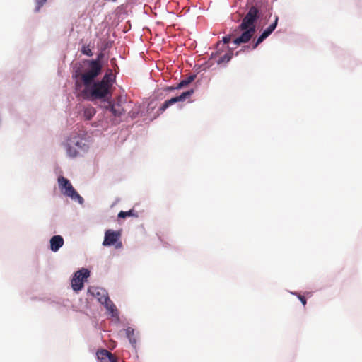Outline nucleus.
Returning a JSON list of instances; mask_svg holds the SVG:
<instances>
[{"mask_svg":"<svg viewBox=\"0 0 362 362\" xmlns=\"http://www.w3.org/2000/svg\"><path fill=\"white\" fill-rule=\"evenodd\" d=\"M85 72L76 71V77L78 78L84 88L81 91V97L87 100H103L109 98L112 95V87L115 81V76L111 69H108L101 80L95 81L96 78L86 81L84 80Z\"/></svg>","mask_w":362,"mask_h":362,"instance_id":"obj_1","label":"nucleus"},{"mask_svg":"<svg viewBox=\"0 0 362 362\" xmlns=\"http://www.w3.org/2000/svg\"><path fill=\"white\" fill-rule=\"evenodd\" d=\"M103 57L104 54L100 52L98 54L97 59L84 61V63L88 65V67L83 71L85 72L84 80L88 81L93 78H97L101 74L103 69L101 61Z\"/></svg>","mask_w":362,"mask_h":362,"instance_id":"obj_2","label":"nucleus"},{"mask_svg":"<svg viewBox=\"0 0 362 362\" xmlns=\"http://www.w3.org/2000/svg\"><path fill=\"white\" fill-rule=\"evenodd\" d=\"M58 184L61 192L66 197H71L73 200H77L80 204L83 202V199L75 190L70 181L63 176L58 177Z\"/></svg>","mask_w":362,"mask_h":362,"instance_id":"obj_3","label":"nucleus"},{"mask_svg":"<svg viewBox=\"0 0 362 362\" xmlns=\"http://www.w3.org/2000/svg\"><path fill=\"white\" fill-rule=\"evenodd\" d=\"M259 17V10L255 6H251L235 31L251 28L255 29V22Z\"/></svg>","mask_w":362,"mask_h":362,"instance_id":"obj_4","label":"nucleus"},{"mask_svg":"<svg viewBox=\"0 0 362 362\" xmlns=\"http://www.w3.org/2000/svg\"><path fill=\"white\" fill-rule=\"evenodd\" d=\"M90 272L86 269H82L77 271L72 279H71V287L74 291H79L83 288L84 281L89 276Z\"/></svg>","mask_w":362,"mask_h":362,"instance_id":"obj_5","label":"nucleus"},{"mask_svg":"<svg viewBox=\"0 0 362 362\" xmlns=\"http://www.w3.org/2000/svg\"><path fill=\"white\" fill-rule=\"evenodd\" d=\"M121 236L119 231H114L112 230H107L105 233V238L103 243L104 246H111L115 245L116 248L122 247V243L119 241Z\"/></svg>","mask_w":362,"mask_h":362,"instance_id":"obj_6","label":"nucleus"},{"mask_svg":"<svg viewBox=\"0 0 362 362\" xmlns=\"http://www.w3.org/2000/svg\"><path fill=\"white\" fill-rule=\"evenodd\" d=\"M193 93L194 90L192 89L189 90L187 91L182 93L179 96L173 97L170 100H165L163 103V104L160 107L158 111L160 112V113H163L167 108L174 105L175 103L185 101L186 99L189 98L192 95Z\"/></svg>","mask_w":362,"mask_h":362,"instance_id":"obj_7","label":"nucleus"},{"mask_svg":"<svg viewBox=\"0 0 362 362\" xmlns=\"http://www.w3.org/2000/svg\"><path fill=\"white\" fill-rule=\"evenodd\" d=\"M242 31L243 33L240 35V36H239L238 37L235 38L233 40V43L235 45H239L242 43L248 42L253 37L255 33V29H254L253 28H246Z\"/></svg>","mask_w":362,"mask_h":362,"instance_id":"obj_8","label":"nucleus"},{"mask_svg":"<svg viewBox=\"0 0 362 362\" xmlns=\"http://www.w3.org/2000/svg\"><path fill=\"white\" fill-rule=\"evenodd\" d=\"M100 362H117L116 357L107 349H100L96 353Z\"/></svg>","mask_w":362,"mask_h":362,"instance_id":"obj_9","label":"nucleus"},{"mask_svg":"<svg viewBox=\"0 0 362 362\" xmlns=\"http://www.w3.org/2000/svg\"><path fill=\"white\" fill-rule=\"evenodd\" d=\"M64 245V239L61 235H54L50 239V249L53 252H57Z\"/></svg>","mask_w":362,"mask_h":362,"instance_id":"obj_10","label":"nucleus"},{"mask_svg":"<svg viewBox=\"0 0 362 362\" xmlns=\"http://www.w3.org/2000/svg\"><path fill=\"white\" fill-rule=\"evenodd\" d=\"M99 302L101 303L102 304L105 305V306L107 308V310L110 311L112 313V315H114V312L117 311V310L115 308V305L110 300V299L107 296V294L104 293V292H103L102 297L99 298Z\"/></svg>","mask_w":362,"mask_h":362,"instance_id":"obj_11","label":"nucleus"},{"mask_svg":"<svg viewBox=\"0 0 362 362\" xmlns=\"http://www.w3.org/2000/svg\"><path fill=\"white\" fill-rule=\"evenodd\" d=\"M110 110L115 117H120L124 112V109L118 103L110 105Z\"/></svg>","mask_w":362,"mask_h":362,"instance_id":"obj_12","label":"nucleus"},{"mask_svg":"<svg viewBox=\"0 0 362 362\" xmlns=\"http://www.w3.org/2000/svg\"><path fill=\"white\" fill-rule=\"evenodd\" d=\"M126 335L127 337L129 339V342L131 344L135 347L136 344V338L134 337V330L132 327H127L126 329Z\"/></svg>","mask_w":362,"mask_h":362,"instance_id":"obj_13","label":"nucleus"},{"mask_svg":"<svg viewBox=\"0 0 362 362\" xmlns=\"http://www.w3.org/2000/svg\"><path fill=\"white\" fill-rule=\"evenodd\" d=\"M95 114V110L93 107H87L84 108L83 116L87 120H90Z\"/></svg>","mask_w":362,"mask_h":362,"instance_id":"obj_14","label":"nucleus"},{"mask_svg":"<svg viewBox=\"0 0 362 362\" xmlns=\"http://www.w3.org/2000/svg\"><path fill=\"white\" fill-rule=\"evenodd\" d=\"M196 78V76L195 75H190L189 76H188L187 78L184 79V80H182L177 86H176V88H182L186 86H187L188 84H189L190 83H192Z\"/></svg>","mask_w":362,"mask_h":362,"instance_id":"obj_15","label":"nucleus"},{"mask_svg":"<svg viewBox=\"0 0 362 362\" xmlns=\"http://www.w3.org/2000/svg\"><path fill=\"white\" fill-rule=\"evenodd\" d=\"M278 17H275V20L273 23H272L266 30L263 31V33L267 36L269 37L272 33L276 29L278 23Z\"/></svg>","mask_w":362,"mask_h":362,"instance_id":"obj_16","label":"nucleus"},{"mask_svg":"<svg viewBox=\"0 0 362 362\" xmlns=\"http://www.w3.org/2000/svg\"><path fill=\"white\" fill-rule=\"evenodd\" d=\"M232 58V53L228 52L226 53L223 56L220 57V58L217 60V63L221 64L222 63L228 62Z\"/></svg>","mask_w":362,"mask_h":362,"instance_id":"obj_17","label":"nucleus"},{"mask_svg":"<svg viewBox=\"0 0 362 362\" xmlns=\"http://www.w3.org/2000/svg\"><path fill=\"white\" fill-rule=\"evenodd\" d=\"M127 216H137V215L134 213V210H129L128 211H121L119 214H118V217L119 218H127Z\"/></svg>","mask_w":362,"mask_h":362,"instance_id":"obj_18","label":"nucleus"},{"mask_svg":"<svg viewBox=\"0 0 362 362\" xmlns=\"http://www.w3.org/2000/svg\"><path fill=\"white\" fill-rule=\"evenodd\" d=\"M267 37L262 33L261 35L255 40L252 46V49H256L257 46L262 43Z\"/></svg>","mask_w":362,"mask_h":362,"instance_id":"obj_19","label":"nucleus"},{"mask_svg":"<svg viewBox=\"0 0 362 362\" xmlns=\"http://www.w3.org/2000/svg\"><path fill=\"white\" fill-rule=\"evenodd\" d=\"M67 153L71 157H76L78 155V151L74 147L69 145L66 148Z\"/></svg>","mask_w":362,"mask_h":362,"instance_id":"obj_20","label":"nucleus"},{"mask_svg":"<svg viewBox=\"0 0 362 362\" xmlns=\"http://www.w3.org/2000/svg\"><path fill=\"white\" fill-rule=\"evenodd\" d=\"M81 53L88 57H91L93 55V52L88 45H83L82 47Z\"/></svg>","mask_w":362,"mask_h":362,"instance_id":"obj_21","label":"nucleus"},{"mask_svg":"<svg viewBox=\"0 0 362 362\" xmlns=\"http://www.w3.org/2000/svg\"><path fill=\"white\" fill-rule=\"evenodd\" d=\"M47 0H35V11L36 12H38L40 11V9L41 8V7L44 5V4L47 1Z\"/></svg>","mask_w":362,"mask_h":362,"instance_id":"obj_22","label":"nucleus"},{"mask_svg":"<svg viewBox=\"0 0 362 362\" xmlns=\"http://www.w3.org/2000/svg\"><path fill=\"white\" fill-rule=\"evenodd\" d=\"M103 292H104V293H105V291H103V290H100V291L98 290V291H96V292H93V295L95 296L98 298V299L99 300V298H101L103 296Z\"/></svg>","mask_w":362,"mask_h":362,"instance_id":"obj_23","label":"nucleus"},{"mask_svg":"<svg viewBox=\"0 0 362 362\" xmlns=\"http://www.w3.org/2000/svg\"><path fill=\"white\" fill-rule=\"evenodd\" d=\"M231 40V35H226L225 37H223V42H224V44H228Z\"/></svg>","mask_w":362,"mask_h":362,"instance_id":"obj_24","label":"nucleus"},{"mask_svg":"<svg viewBox=\"0 0 362 362\" xmlns=\"http://www.w3.org/2000/svg\"><path fill=\"white\" fill-rule=\"evenodd\" d=\"M298 298L301 301L302 304L305 306L306 305V299H305V298L304 296H301V295H298Z\"/></svg>","mask_w":362,"mask_h":362,"instance_id":"obj_25","label":"nucleus"},{"mask_svg":"<svg viewBox=\"0 0 362 362\" xmlns=\"http://www.w3.org/2000/svg\"><path fill=\"white\" fill-rule=\"evenodd\" d=\"M175 89H178L177 88H176V86H168L165 88L166 90H175Z\"/></svg>","mask_w":362,"mask_h":362,"instance_id":"obj_26","label":"nucleus"}]
</instances>
